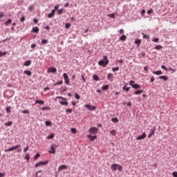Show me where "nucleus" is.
<instances>
[{"instance_id":"1","label":"nucleus","mask_w":177,"mask_h":177,"mask_svg":"<svg viewBox=\"0 0 177 177\" xmlns=\"http://www.w3.org/2000/svg\"><path fill=\"white\" fill-rule=\"evenodd\" d=\"M104 59H101L100 61H99L98 64L99 66H101L102 67H106V66H107V64H109V59H107V55H104L103 57Z\"/></svg>"},{"instance_id":"2","label":"nucleus","mask_w":177,"mask_h":177,"mask_svg":"<svg viewBox=\"0 0 177 177\" xmlns=\"http://www.w3.org/2000/svg\"><path fill=\"white\" fill-rule=\"evenodd\" d=\"M111 169H112V171H115L116 169H118L120 172H122V166L118 164H113L111 166Z\"/></svg>"},{"instance_id":"3","label":"nucleus","mask_w":177,"mask_h":177,"mask_svg":"<svg viewBox=\"0 0 177 177\" xmlns=\"http://www.w3.org/2000/svg\"><path fill=\"white\" fill-rule=\"evenodd\" d=\"M64 82L66 85H70V80L68 79V75L67 73H64L63 74Z\"/></svg>"},{"instance_id":"4","label":"nucleus","mask_w":177,"mask_h":177,"mask_svg":"<svg viewBox=\"0 0 177 177\" xmlns=\"http://www.w3.org/2000/svg\"><path fill=\"white\" fill-rule=\"evenodd\" d=\"M97 131H99L97 127H93L89 129L88 132L92 135H96V133H97Z\"/></svg>"},{"instance_id":"5","label":"nucleus","mask_w":177,"mask_h":177,"mask_svg":"<svg viewBox=\"0 0 177 177\" xmlns=\"http://www.w3.org/2000/svg\"><path fill=\"white\" fill-rule=\"evenodd\" d=\"M21 145H20L13 146L11 148H9V149H6L5 151L6 153H8V151H13V150H16V149H19V147H21Z\"/></svg>"},{"instance_id":"6","label":"nucleus","mask_w":177,"mask_h":177,"mask_svg":"<svg viewBox=\"0 0 177 177\" xmlns=\"http://www.w3.org/2000/svg\"><path fill=\"white\" fill-rule=\"evenodd\" d=\"M57 71V69H56L55 67H50L47 70V73H52L53 74H56Z\"/></svg>"},{"instance_id":"7","label":"nucleus","mask_w":177,"mask_h":177,"mask_svg":"<svg viewBox=\"0 0 177 177\" xmlns=\"http://www.w3.org/2000/svg\"><path fill=\"white\" fill-rule=\"evenodd\" d=\"M55 144H53L50 148V151H48V153H50V154H55V153H56V149L55 148Z\"/></svg>"},{"instance_id":"8","label":"nucleus","mask_w":177,"mask_h":177,"mask_svg":"<svg viewBox=\"0 0 177 177\" xmlns=\"http://www.w3.org/2000/svg\"><path fill=\"white\" fill-rule=\"evenodd\" d=\"M85 107H86V109H88V110H89L90 111H93L96 110V106H91V104H85Z\"/></svg>"},{"instance_id":"9","label":"nucleus","mask_w":177,"mask_h":177,"mask_svg":"<svg viewBox=\"0 0 177 177\" xmlns=\"http://www.w3.org/2000/svg\"><path fill=\"white\" fill-rule=\"evenodd\" d=\"M48 164V161H44V162H39L35 164V168H37V167H41V165H46Z\"/></svg>"},{"instance_id":"10","label":"nucleus","mask_w":177,"mask_h":177,"mask_svg":"<svg viewBox=\"0 0 177 177\" xmlns=\"http://www.w3.org/2000/svg\"><path fill=\"white\" fill-rule=\"evenodd\" d=\"M68 168V165H62L58 167V171L60 172V171H63V169H67Z\"/></svg>"},{"instance_id":"11","label":"nucleus","mask_w":177,"mask_h":177,"mask_svg":"<svg viewBox=\"0 0 177 177\" xmlns=\"http://www.w3.org/2000/svg\"><path fill=\"white\" fill-rule=\"evenodd\" d=\"M147 136V134L146 133H143L141 136L137 137V140H142L145 139Z\"/></svg>"},{"instance_id":"12","label":"nucleus","mask_w":177,"mask_h":177,"mask_svg":"<svg viewBox=\"0 0 177 177\" xmlns=\"http://www.w3.org/2000/svg\"><path fill=\"white\" fill-rule=\"evenodd\" d=\"M55 13H56V12L55 11V10H52L51 12L48 14V19H52V17H53L55 16Z\"/></svg>"},{"instance_id":"13","label":"nucleus","mask_w":177,"mask_h":177,"mask_svg":"<svg viewBox=\"0 0 177 177\" xmlns=\"http://www.w3.org/2000/svg\"><path fill=\"white\" fill-rule=\"evenodd\" d=\"M87 138H88L90 139V140L92 142V141L95 140V139H96L97 137L96 136L88 135Z\"/></svg>"},{"instance_id":"14","label":"nucleus","mask_w":177,"mask_h":177,"mask_svg":"<svg viewBox=\"0 0 177 177\" xmlns=\"http://www.w3.org/2000/svg\"><path fill=\"white\" fill-rule=\"evenodd\" d=\"M132 88H133V89H140V88H142V86H140V85H139L138 84H133L132 85Z\"/></svg>"},{"instance_id":"15","label":"nucleus","mask_w":177,"mask_h":177,"mask_svg":"<svg viewBox=\"0 0 177 177\" xmlns=\"http://www.w3.org/2000/svg\"><path fill=\"white\" fill-rule=\"evenodd\" d=\"M155 132H156V129H151V133L148 135V138L152 137L153 135H154Z\"/></svg>"},{"instance_id":"16","label":"nucleus","mask_w":177,"mask_h":177,"mask_svg":"<svg viewBox=\"0 0 177 177\" xmlns=\"http://www.w3.org/2000/svg\"><path fill=\"white\" fill-rule=\"evenodd\" d=\"M127 84H125L124 86L122 87L123 91H125L126 92H129V90L131 89V87H127Z\"/></svg>"},{"instance_id":"17","label":"nucleus","mask_w":177,"mask_h":177,"mask_svg":"<svg viewBox=\"0 0 177 177\" xmlns=\"http://www.w3.org/2000/svg\"><path fill=\"white\" fill-rule=\"evenodd\" d=\"M35 104H45V102L37 100L35 101Z\"/></svg>"},{"instance_id":"18","label":"nucleus","mask_w":177,"mask_h":177,"mask_svg":"<svg viewBox=\"0 0 177 177\" xmlns=\"http://www.w3.org/2000/svg\"><path fill=\"white\" fill-rule=\"evenodd\" d=\"M155 75H161L162 74V72L161 71H153V72Z\"/></svg>"},{"instance_id":"19","label":"nucleus","mask_w":177,"mask_h":177,"mask_svg":"<svg viewBox=\"0 0 177 177\" xmlns=\"http://www.w3.org/2000/svg\"><path fill=\"white\" fill-rule=\"evenodd\" d=\"M31 65V60H28L26 62H24V66H26V67H28V66Z\"/></svg>"},{"instance_id":"20","label":"nucleus","mask_w":177,"mask_h":177,"mask_svg":"<svg viewBox=\"0 0 177 177\" xmlns=\"http://www.w3.org/2000/svg\"><path fill=\"white\" fill-rule=\"evenodd\" d=\"M32 32H39V28H38V27H33L32 28Z\"/></svg>"},{"instance_id":"21","label":"nucleus","mask_w":177,"mask_h":177,"mask_svg":"<svg viewBox=\"0 0 177 177\" xmlns=\"http://www.w3.org/2000/svg\"><path fill=\"white\" fill-rule=\"evenodd\" d=\"M142 93H143V90H138L134 92V95H142Z\"/></svg>"},{"instance_id":"22","label":"nucleus","mask_w":177,"mask_h":177,"mask_svg":"<svg viewBox=\"0 0 177 177\" xmlns=\"http://www.w3.org/2000/svg\"><path fill=\"white\" fill-rule=\"evenodd\" d=\"M159 78L160 80H164L165 81H168V76L163 75V76L159 77Z\"/></svg>"},{"instance_id":"23","label":"nucleus","mask_w":177,"mask_h":177,"mask_svg":"<svg viewBox=\"0 0 177 177\" xmlns=\"http://www.w3.org/2000/svg\"><path fill=\"white\" fill-rule=\"evenodd\" d=\"M12 124H13V122L11 121H9V122L5 123L6 127H12Z\"/></svg>"},{"instance_id":"24","label":"nucleus","mask_w":177,"mask_h":177,"mask_svg":"<svg viewBox=\"0 0 177 177\" xmlns=\"http://www.w3.org/2000/svg\"><path fill=\"white\" fill-rule=\"evenodd\" d=\"M109 84H107V85L102 86V91H107V89H109Z\"/></svg>"},{"instance_id":"25","label":"nucleus","mask_w":177,"mask_h":177,"mask_svg":"<svg viewBox=\"0 0 177 177\" xmlns=\"http://www.w3.org/2000/svg\"><path fill=\"white\" fill-rule=\"evenodd\" d=\"M120 41H126L127 39V36L125 35H122L120 37Z\"/></svg>"},{"instance_id":"26","label":"nucleus","mask_w":177,"mask_h":177,"mask_svg":"<svg viewBox=\"0 0 177 177\" xmlns=\"http://www.w3.org/2000/svg\"><path fill=\"white\" fill-rule=\"evenodd\" d=\"M59 103L62 105V106H68V102H63V101H61L59 102Z\"/></svg>"},{"instance_id":"27","label":"nucleus","mask_w":177,"mask_h":177,"mask_svg":"<svg viewBox=\"0 0 177 177\" xmlns=\"http://www.w3.org/2000/svg\"><path fill=\"white\" fill-rule=\"evenodd\" d=\"M93 78L94 81H99L100 80L99 76H97V75H93Z\"/></svg>"},{"instance_id":"28","label":"nucleus","mask_w":177,"mask_h":177,"mask_svg":"<svg viewBox=\"0 0 177 177\" xmlns=\"http://www.w3.org/2000/svg\"><path fill=\"white\" fill-rule=\"evenodd\" d=\"M24 74H26V75H28L29 77L31 76V71H24Z\"/></svg>"},{"instance_id":"29","label":"nucleus","mask_w":177,"mask_h":177,"mask_svg":"<svg viewBox=\"0 0 177 177\" xmlns=\"http://www.w3.org/2000/svg\"><path fill=\"white\" fill-rule=\"evenodd\" d=\"M141 42H142V41L140 39H137L135 41L136 45H138V46H139V45H140Z\"/></svg>"},{"instance_id":"30","label":"nucleus","mask_w":177,"mask_h":177,"mask_svg":"<svg viewBox=\"0 0 177 177\" xmlns=\"http://www.w3.org/2000/svg\"><path fill=\"white\" fill-rule=\"evenodd\" d=\"M24 158L27 160V161H30V153H26Z\"/></svg>"},{"instance_id":"31","label":"nucleus","mask_w":177,"mask_h":177,"mask_svg":"<svg viewBox=\"0 0 177 177\" xmlns=\"http://www.w3.org/2000/svg\"><path fill=\"white\" fill-rule=\"evenodd\" d=\"M109 17H111V19H115V14L113 13V14H109L108 15Z\"/></svg>"},{"instance_id":"32","label":"nucleus","mask_w":177,"mask_h":177,"mask_svg":"<svg viewBox=\"0 0 177 177\" xmlns=\"http://www.w3.org/2000/svg\"><path fill=\"white\" fill-rule=\"evenodd\" d=\"M155 49H156V50H160V49H162V46L158 45L155 46Z\"/></svg>"},{"instance_id":"33","label":"nucleus","mask_w":177,"mask_h":177,"mask_svg":"<svg viewBox=\"0 0 177 177\" xmlns=\"http://www.w3.org/2000/svg\"><path fill=\"white\" fill-rule=\"evenodd\" d=\"M45 124H46V127H50V125H52V122H50V121H46Z\"/></svg>"},{"instance_id":"34","label":"nucleus","mask_w":177,"mask_h":177,"mask_svg":"<svg viewBox=\"0 0 177 177\" xmlns=\"http://www.w3.org/2000/svg\"><path fill=\"white\" fill-rule=\"evenodd\" d=\"M23 114H30V111L26 109L21 111Z\"/></svg>"},{"instance_id":"35","label":"nucleus","mask_w":177,"mask_h":177,"mask_svg":"<svg viewBox=\"0 0 177 177\" xmlns=\"http://www.w3.org/2000/svg\"><path fill=\"white\" fill-rule=\"evenodd\" d=\"M107 78H108V80H112L113 79V74L109 73L107 75Z\"/></svg>"},{"instance_id":"36","label":"nucleus","mask_w":177,"mask_h":177,"mask_svg":"<svg viewBox=\"0 0 177 177\" xmlns=\"http://www.w3.org/2000/svg\"><path fill=\"white\" fill-rule=\"evenodd\" d=\"M112 122H118V118H113L111 119Z\"/></svg>"},{"instance_id":"37","label":"nucleus","mask_w":177,"mask_h":177,"mask_svg":"<svg viewBox=\"0 0 177 177\" xmlns=\"http://www.w3.org/2000/svg\"><path fill=\"white\" fill-rule=\"evenodd\" d=\"M55 138V134H50L47 137L48 139H53Z\"/></svg>"},{"instance_id":"38","label":"nucleus","mask_w":177,"mask_h":177,"mask_svg":"<svg viewBox=\"0 0 177 177\" xmlns=\"http://www.w3.org/2000/svg\"><path fill=\"white\" fill-rule=\"evenodd\" d=\"M75 99H77V100H80L81 96H80V95H78V93H75Z\"/></svg>"},{"instance_id":"39","label":"nucleus","mask_w":177,"mask_h":177,"mask_svg":"<svg viewBox=\"0 0 177 177\" xmlns=\"http://www.w3.org/2000/svg\"><path fill=\"white\" fill-rule=\"evenodd\" d=\"M41 44H48V40L47 39H42L41 40Z\"/></svg>"},{"instance_id":"40","label":"nucleus","mask_w":177,"mask_h":177,"mask_svg":"<svg viewBox=\"0 0 177 177\" xmlns=\"http://www.w3.org/2000/svg\"><path fill=\"white\" fill-rule=\"evenodd\" d=\"M110 133L111 135H113V136H115V130H111Z\"/></svg>"},{"instance_id":"41","label":"nucleus","mask_w":177,"mask_h":177,"mask_svg":"<svg viewBox=\"0 0 177 177\" xmlns=\"http://www.w3.org/2000/svg\"><path fill=\"white\" fill-rule=\"evenodd\" d=\"M64 10H63V9L59 10L58 12H57V15H63V11H64Z\"/></svg>"},{"instance_id":"42","label":"nucleus","mask_w":177,"mask_h":177,"mask_svg":"<svg viewBox=\"0 0 177 177\" xmlns=\"http://www.w3.org/2000/svg\"><path fill=\"white\" fill-rule=\"evenodd\" d=\"M62 84H63V81H59V82H57V83L54 84V86H56V85H62Z\"/></svg>"},{"instance_id":"43","label":"nucleus","mask_w":177,"mask_h":177,"mask_svg":"<svg viewBox=\"0 0 177 177\" xmlns=\"http://www.w3.org/2000/svg\"><path fill=\"white\" fill-rule=\"evenodd\" d=\"M50 108L49 106H44L41 108V110L45 111V110H50Z\"/></svg>"},{"instance_id":"44","label":"nucleus","mask_w":177,"mask_h":177,"mask_svg":"<svg viewBox=\"0 0 177 177\" xmlns=\"http://www.w3.org/2000/svg\"><path fill=\"white\" fill-rule=\"evenodd\" d=\"M142 35H143V38H144L145 39H147L150 38V37H149V35H145V34H143V33H142Z\"/></svg>"},{"instance_id":"45","label":"nucleus","mask_w":177,"mask_h":177,"mask_svg":"<svg viewBox=\"0 0 177 177\" xmlns=\"http://www.w3.org/2000/svg\"><path fill=\"white\" fill-rule=\"evenodd\" d=\"M118 70H120V68L118 67H115L112 68V71L113 72L118 71Z\"/></svg>"},{"instance_id":"46","label":"nucleus","mask_w":177,"mask_h":177,"mask_svg":"<svg viewBox=\"0 0 177 177\" xmlns=\"http://www.w3.org/2000/svg\"><path fill=\"white\" fill-rule=\"evenodd\" d=\"M66 113H70V114H71V113H73V109H66Z\"/></svg>"},{"instance_id":"47","label":"nucleus","mask_w":177,"mask_h":177,"mask_svg":"<svg viewBox=\"0 0 177 177\" xmlns=\"http://www.w3.org/2000/svg\"><path fill=\"white\" fill-rule=\"evenodd\" d=\"M161 68H162V69L165 70V71H168V68H167V66H166L162 65V66H161Z\"/></svg>"},{"instance_id":"48","label":"nucleus","mask_w":177,"mask_h":177,"mask_svg":"<svg viewBox=\"0 0 177 177\" xmlns=\"http://www.w3.org/2000/svg\"><path fill=\"white\" fill-rule=\"evenodd\" d=\"M29 10H30V12H32V10H34V6H29Z\"/></svg>"},{"instance_id":"49","label":"nucleus","mask_w":177,"mask_h":177,"mask_svg":"<svg viewBox=\"0 0 177 177\" xmlns=\"http://www.w3.org/2000/svg\"><path fill=\"white\" fill-rule=\"evenodd\" d=\"M12 23V19H9L6 23L5 24H10Z\"/></svg>"},{"instance_id":"50","label":"nucleus","mask_w":177,"mask_h":177,"mask_svg":"<svg viewBox=\"0 0 177 177\" xmlns=\"http://www.w3.org/2000/svg\"><path fill=\"white\" fill-rule=\"evenodd\" d=\"M71 26V24H65V28H70Z\"/></svg>"},{"instance_id":"51","label":"nucleus","mask_w":177,"mask_h":177,"mask_svg":"<svg viewBox=\"0 0 177 177\" xmlns=\"http://www.w3.org/2000/svg\"><path fill=\"white\" fill-rule=\"evenodd\" d=\"M59 4L58 5H57V6H55V7H54V9H53V10H55V12H56V10H57L58 9H59Z\"/></svg>"},{"instance_id":"52","label":"nucleus","mask_w":177,"mask_h":177,"mask_svg":"<svg viewBox=\"0 0 177 177\" xmlns=\"http://www.w3.org/2000/svg\"><path fill=\"white\" fill-rule=\"evenodd\" d=\"M72 133H77V129H71Z\"/></svg>"},{"instance_id":"53","label":"nucleus","mask_w":177,"mask_h":177,"mask_svg":"<svg viewBox=\"0 0 177 177\" xmlns=\"http://www.w3.org/2000/svg\"><path fill=\"white\" fill-rule=\"evenodd\" d=\"M153 42H158V41H160V39L158 38H155L152 39Z\"/></svg>"},{"instance_id":"54","label":"nucleus","mask_w":177,"mask_h":177,"mask_svg":"<svg viewBox=\"0 0 177 177\" xmlns=\"http://www.w3.org/2000/svg\"><path fill=\"white\" fill-rule=\"evenodd\" d=\"M151 13H153V9H150L147 11L148 15H151Z\"/></svg>"},{"instance_id":"55","label":"nucleus","mask_w":177,"mask_h":177,"mask_svg":"<svg viewBox=\"0 0 177 177\" xmlns=\"http://www.w3.org/2000/svg\"><path fill=\"white\" fill-rule=\"evenodd\" d=\"M41 157V155L39 153H37L36 156H35V160H37V158Z\"/></svg>"},{"instance_id":"56","label":"nucleus","mask_w":177,"mask_h":177,"mask_svg":"<svg viewBox=\"0 0 177 177\" xmlns=\"http://www.w3.org/2000/svg\"><path fill=\"white\" fill-rule=\"evenodd\" d=\"M6 55V52L1 53L0 52V57H2V56H5Z\"/></svg>"},{"instance_id":"57","label":"nucleus","mask_w":177,"mask_h":177,"mask_svg":"<svg viewBox=\"0 0 177 177\" xmlns=\"http://www.w3.org/2000/svg\"><path fill=\"white\" fill-rule=\"evenodd\" d=\"M56 99H61L62 100H66V98L60 96L57 97Z\"/></svg>"},{"instance_id":"58","label":"nucleus","mask_w":177,"mask_h":177,"mask_svg":"<svg viewBox=\"0 0 177 177\" xmlns=\"http://www.w3.org/2000/svg\"><path fill=\"white\" fill-rule=\"evenodd\" d=\"M56 99H61L62 100H66V98L60 96L57 97Z\"/></svg>"},{"instance_id":"59","label":"nucleus","mask_w":177,"mask_h":177,"mask_svg":"<svg viewBox=\"0 0 177 177\" xmlns=\"http://www.w3.org/2000/svg\"><path fill=\"white\" fill-rule=\"evenodd\" d=\"M133 84H135V81L131 80L129 82V85H131V86H132V85H133Z\"/></svg>"},{"instance_id":"60","label":"nucleus","mask_w":177,"mask_h":177,"mask_svg":"<svg viewBox=\"0 0 177 177\" xmlns=\"http://www.w3.org/2000/svg\"><path fill=\"white\" fill-rule=\"evenodd\" d=\"M172 175H173L174 177H177V171H174L172 173Z\"/></svg>"},{"instance_id":"61","label":"nucleus","mask_w":177,"mask_h":177,"mask_svg":"<svg viewBox=\"0 0 177 177\" xmlns=\"http://www.w3.org/2000/svg\"><path fill=\"white\" fill-rule=\"evenodd\" d=\"M82 80H83V82H86V79H85L84 75H82Z\"/></svg>"},{"instance_id":"62","label":"nucleus","mask_w":177,"mask_h":177,"mask_svg":"<svg viewBox=\"0 0 177 177\" xmlns=\"http://www.w3.org/2000/svg\"><path fill=\"white\" fill-rule=\"evenodd\" d=\"M6 111L7 113H10V106L7 107Z\"/></svg>"},{"instance_id":"63","label":"nucleus","mask_w":177,"mask_h":177,"mask_svg":"<svg viewBox=\"0 0 177 177\" xmlns=\"http://www.w3.org/2000/svg\"><path fill=\"white\" fill-rule=\"evenodd\" d=\"M20 20H21V23H23V21H24V20H26V18L24 17H22Z\"/></svg>"},{"instance_id":"64","label":"nucleus","mask_w":177,"mask_h":177,"mask_svg":"<svg viewBox=\"0 0 177 177\" xmlns=\"http://www.w3.org/2000/svg\"><path fill=\"white\" fill-rule=\"evenodd\" d=\"M120 34H124V30L122 29H120L119 30Z\"/></svg>"}]
</instances>
